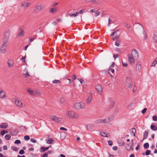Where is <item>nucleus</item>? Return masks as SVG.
Masks as SVG:
<instances>
[{
	"label": "nucleus",
	"mask_w": 157,
	"mask_h": 157,
	"mask_svg": "<svg viewBox=\"0 0 157 157\" xmlns=\"http://www.w3.org/2000/svg\"><path fill=\"white\" fill-rule=\"evenodd\" d=\"M65 115L67 117L71 119H77L79 117V115L72 110H68L66 111Z\"/></svg>",
	"instance_id": "nucleus-1"
},
{
	"label": "nucleus",
	"mask_w": 157,
	"mask_h": 157,
	"mask_svg": "<svg viewBox=\"0 0 157 157\" xmlns=\"http://www.w3.org/2000/svg\"><path fill=\"white\" fill-rule=\"evenodd\" d=\"M49 117L50 120L57 123H61L64 122L63 118L58 117L54 115L51 114Z\"/></svg>",
	"instance_id": "nucleus-2"
},
{
	"label": "nucleus",
	"mask_w": 157,
	"mask_h": 157,
	"mask_svg": "<svg viewBox=\"0 0 157 157\" xmlns=\"http://www.w3.org/2000/svg\"><path fill=\"white\" fill-rule=\"evenodd\" d=\"M86 106L85 104L83 102H76L73 105L74 108L76 110L84 109Z\"/></svg>",
	"instance_id": "nucleus-3"
},
{
	"label": "nucleus",
	"mask_w": 157,
	"mask_h": 157,
	"mask_svg": "<svg viewBox=\"0 0 157 157\" xmlns=\"http://www.w3.org/2000/svg\"><path fill=\"white\" fill-rule=\"evenodd\" d=\"M139 28L140 30V35L142 38L143 40H145L147 38V36L146 32L143 26L140 25L139 26Z\"/></svg>",
	"instance_id": "nucleus-4"
},
{
	"label": "nucleus",
	"mask_w": 157,
	"mask_h": 157,
	"mask_svg": "<svg viewBox=\"0 0 157 157\" xmlns=\"http://www.w3.org/2000/svg\"><path fill=\"white\" fill-rule=\"evenodd\" d=\"M12 100L15 105L18 107L21 108L25 107V105L18 99L14 98L12 99Z\"/></svg>",
	"instance_id": "nucleus-5"
},
{
	"label": "nucleus",
	"mask_w": 157,
	"mask_h": 157,
	"mask_svg": "<svg viewBox=\"0 0 157 157\" xmlns=\"http://www.w3.org/2000/svg\"><path fill=\"white\" fill-rule=\"evenodd\" d=\"M7 46V42H4L2 44L0 48V52L2 54H4L6 52V49Z\"/></svg>",
	"instance_id": "nucleus-6"
},
{
	"label": "nucleus",
	"mask_w": 157,
	"mask_h": 157,
	"mask_svg": "<svg viewBox=\"0 0 157 157\" xmlns=\"http://www.w3.org/2000/svg\"><path fill=\"white\" fill-rule=\"evenodd\" d=\"M125 85L129 88H131L132 86V79L129 77L126 78L125 80Z\"/></svg>",
	"instance_id": "nucleus-7"
},
{
	"label": "nucleus",
	"mask_w": 157,
	"mask_h": 157,
	"mask_svg": "<svg viewBox=\"0 0 157 157\" xmlns=\"http://www.w3.org/2000/svg\"><path fill=\"white\" fill-rule=\"evenodd\" d=\"M130 55L135 58L137 59L139 56L138 51L137 50L133 49L132 50L131 54Z\"/></svg>",
	"instance_id": "nucleus-8"
},
{
	"label": "nucleus",
	"mask_w": 157,
	"mask_h": 157,
	"mask_svg": "<svg viewBox=\"0 0 157 157\" xmlns=\"http://www.w3.org/2000/svg\"><path fill=\"white\" fill-rule=\"evenodd\" d=\"M133 144V140H132V142L129 144L128 143H127L125 147V148L127 150L129 151L130 150H133L134 148L132 147Z\"/></svg>",
	"instance_id": "nucleus-9"
},
{
	"label": "nucleus",
	"mask_w": 157,
	"mask_h": 157,
	"mask_svg": "<svg viewBox=\"0 0 157 157\" xmlns=\"http://www.w3.org/2000/svg\"><path fill=\"white\" fill-rule=\"evenodd\" d=\"M101 135L105 137H108L110 136L109 133L105 130H102L100 132Z\"/></svg>",
	"instance_id": "nucleus-10"
},
{
	"label": "nucleus",
	"mask_w": 157,
	"mask_h": 157,
	"mask_svg": "<svg viewBox=\"0 0 157 157\" xmlns=\"http://www.w3.org/2000/svg\"><path fill=\"white\" fill-rule=\"evenodd\" d=\"M29 3L25 1H23L21 3V7L24 9H26L29 6Z\"/></svg>",
	"instance_id": "nucleus-11"
},
{
	"label": "nucleus",
	"mask_w": 157,
	"mask_h": 157,
	"mask_svg": "<svg viewBox=\"0 0 157 157\" xmlns=\"http://www.w3.org/2000/svg\"><path fill=\"white\" fill-rule=\"evenodd\" d=\"M25 31L22 28H20L19 31L17 34V38H19L23 36L25 34Z\"/></svg>",
	"instance_id": "nucleus-12"
},
{
	"label": "nucleus",
	"mask_w": 157,
	"mask_h": 157,
	"mask_svg": "<svg viewBox=\"0 0 157 157\" xmlns=\"http://www.w3.org/2000/svg\"><path fill=\"white\" fill-rule=\"evenodd\" d=\"M95 89L97 92L99 94H101L103 91L102 86L99 85H97L95 86Z\"/></svg>",
	"instance_id": "nucleus-13"
},
{
	"label": "nucleus",
	"mask_w": 157,
	"mask_h": 157,
	"mask_svg": "<svg viewBox=\"0 0 157 157\" xmlns=\"http://www.w3.org/2000/svg\"><path fill=\"white\" fill-rule=\"evenodd\" d=\"M114 36L113 37L112 39L114 40H115L118 39L119 36V35L117 31L114 32L110 35L111 36Z\"/></svg>",
	"instance_id": "nucleus-14"
},
{
	"label": "nucleus",
	"mask_w": 157,
	"mask_h": 157,
	"mask_svg": "<svg viewBox=\"0 0 157 157\" xmlns=\"http://www.w3.org/2000/svg\"><path fill=\"white\" fill-rule=\"evenodd\" d=\"M128 61L130 64H133L135 62V58L132 56L128 55Z\"/></svg>",
	"instance_id": "nucleus-15"
},
{
	"label": "nucleus",
	"mask_w": 157,
	"mask_h": 157,
	"mask_svg": "<svg viewBox=\"0 0 157 157\" xmlns=\"http://www.w3.org/2000/svg\"><path fill=\"white\" fill-rule=\"evenodd\" d=\"M114 118L113 116H112L108 117L104 119L105 123L109 122L113 120Z\"/></svg>",
	"instance_id": "nucleus-16"
},
{
	"label": "nucleus",
	"mask_w": 157,
	"mask_h": 157,
	"mask_svg": "<svg viewBox=\"0 0 157 157\" xmlns=\"http://www.w3.org/2000/svg\"><path fill=\"white\" fill-rule=\"evenodd\" d=\"M26 90L28 94L31 96H34L35 95V93L33 89L29 87L26 88Z\"/></svg>",
	"instance_id": "nucleus-17"
},
{
	"label": "nucleus",
	"mask_w": 157,
	"mask_h": 157,
	"mask_svg": "<svg viewBox=\"0 0 157 157\" xmlns=\"http://www.w3.org/2000/svg\"><path fill=\"white\" fill-rule=\"evenodd\" d=\"M10 35V32L9 30L6 31L4 35V39H8Z\"/></svg>",
	"instance_id": "nucleus-18"
},
{
	"label": "nucleus",
	"mask_w": 157,
	"mask_h": 157,
	"mask_svg": "<svg viewBox=\"0 0 157 157\" xmlns=\"http://www.w3.org/2000/svg\"><path fill=\"white\" fill-rule=\"evenodd\" d=\"M141 69V66L140 62V61H138L136 66V71H140Z\"/></svg>",
	"instance_id": "nucleus-19"
},
{
	"label": "nucleus",
	"mask_w": 157,
	"mask_h": 157,
	"mask_svg": "<svg viewBox=\"0 0 157 157\" xmlns=\"http://www.w3.org/2000/svg\"><path fill=\"white\" fill-rule=\"evenodd\" d=\"M14 64V62L12 59H9L7 61V64L9 67H11Z\"/></svg>",
	"instance_id": "nucleus-20"
},
{
	"label": "nucleus",
	"mask_w": 157,
	"mask_h": 157,
	"mask_svg": "<svg viewBox=\"0 0 157 157\" xmlns=\"http://www.w3.org/2000/svg\"><path fill=\"white\" fill-rule=\"evenodd\" d=\"M57 11V9L56 7H54L50 8L49 9V12L50 13H54L56 12Z\"/></svg>",
	"instance_id": "nucleus-21"
},
{
	"label": "nucleus",
	"mask_w": 157,
	"mask_h": 157,
	"mask_svg": "<svg viewBox=\"0 0 157 157\" xmlns=\"http://www.w3.org/2000/svg\"><path fill=\"white\" fill-rule=\"evenodd\" d=\"M114 63H113L111 65L108 71L109 73L111 72L112 73H114L115 71L113 69L114 67Z\"/></svg>",
	"instance_id": "nucleus-22"
},
{
	"label": "nucleus",
	"mask_w": 157,
	"mask_h": 157,
	"mask_svg": "<svg viewBox=\"0 0 157 157\" xmlns=\"http://www.w3.org/2000/svg\"><path fill=\"white\" fill-rule=\"evenodd\" d=\"M8 124L6 123H3L0 124V128H6L8 127Z\"/></svg>",
	"instance_id": "nucleus-23"
},
{
	"label": "nucleus",
	"mask_w": 157,
	"mask_h": 157,
	"mask_svg": "<svg viewBox=\"0 0 157 157\" xmlns=\"http://www.w3.org/2000/svg\"><path fill=\"white\" fill-rule=\"evenodd\" d=\"M0 97L4 99H5L6 98L5 93L1 90L0 91Z\"/></svg>",
	"instance_id": "nucleus-24"
},
{
	"label": "nucleus",
	"mask_w": 157,
	"mask_h": 157,
	"mask_svg": "<svg viewBox=\"0 0 157 157\" xmlns=\"http://www.w3.org/2000/svg\"><path fill=\"white\" fill-rule=\"evenodd\" d=\"M95 123L97 124H99L101 123H105L104 119H99L95 121Z\"/></svg>",
	"instance_id": "nucleus-25"
},
{
	"label": "nucleus",
	"mask_w": 157,
	"mask_h": 157,
	"mask_svg": "<svg viewBox=\"0 0 157 157\" xmlns=\"http://www.w3.org/2000/svg\"><path fill=\"white\" fill-rule=\"evenodd\" d=\"M67 134H66L63 132H61L60 134V138L62 139H64L66 137Z\"/></svg>",
	"instance_id": "nucleus-26"
},
{
	"label": "nucleus",
	"mask_w": 157,
	"mask_h": 157,
	"mask_svg": "<svg viewBox=\"0 0 157 157\" xmlns=\"http://www.w3.org/2000/svg\"><path fill=\"white\" fill-rule=\"evenodd\" d=\"M36 8L39 11H41L44 8V6L42 5H38L36 6Z\"/></svg>",
	"instance_id": "nucleus-27"
},
{
	"label": "nucleus",
	"mask_w": 157,
	"mask_h": 157,
	"mask_svg": "<svg viewBox=\"0 0 157 157\" xmlns=\"http://www.w3.org/2000/svg\"><path fill=\"white\" fill-rule=\"evenodd\" d=\"M94 127V125L93 124H87L86 126V128L87 129L90 130L92 129Z\"/></svg>",
	"instance_id": "nucleus-28"
},
{
	"label": "nucleus",
	"mask_w": 157,
	"mask_h": 157,
	"mask_svg": "<svg viewBox=\"0 0 157 157\" xmlns=\"http://www.w3.org/2000/svg\"><path fill=\"white\" fill-rule=\"evenodd\" d=\"M136 130L135 128H133L131 129L130 133L131 135L132 136H135V133L136 132Z\"/></svg>",
	"instance_id": "nucleus-29"
},
{
	"label": "nucleus",
	"mask_w": 157,
	"mask_h": 157,
	"mask_svg": "<svg viewBox=\"0 0 157 157\" xmlns=\"http://www.w3.org/2000/svg\"><path fill=\"white\" fill-rule=\"evenodd\" d=\"M50 147H51V146H49L48 147H41L40 148V152H43L47 150Z\"/></svg>",
	"instance_id": "nucleus-30"
},
{
	"label": "nucleus",
	"mask_w": 157,
	"mask_h": 157,
	"mask_svg": "<svg viewBox=\"0 0 157 157\" xmlns=\"http://www.w3.org/2000/svg\"><path fill=\"white\" fill-rule=\"evenodd\" d=\"M86 2H91L95 4H98L99 3L98 1L96 0H86Z\"/></svg>",
	"instance_id": "nucleus-31"
},
{
	"label": "nucleus",
	"mask_w": 157,
	"mask_h": 157,
	"mask_svg": "<svg viewBox=\"0 0 157 157\" xmlns=\"http://www.w3.org/2000/svg\"><path fill=\"white\" fill-rule=\"evenodd\" d=\"M92 100V97L91 96L88 97L86 101V102L87 104H89L90 103Z\"/></svg>",
	"instance_id": "nucleus-32"
},
{
	"label": "nucleus",
	"mask_w": 157,
	"mask_h": 157,
	"mask_svg": "<svg viewBox=\"0 0 157 157\" xmlns=\"http://www.w3.org/2000/svg\"><path fill=\"white\" fill-rule=\"evenodd\" d=\"M46 141L47 144H51L52 143L53 140L52 139L48 138L46 140Z\"/></svg>",
	"instance_id": "nucleus-33"
},
{
	"label": "nucleus",
	"mask_w": 157,
	"mask_h": 157,
	"mask_svg": "<svg viewBox=\"0 0 157 157\" xmlns=\"http://www.w3.org/2000/svg\"><path fill=\"white\" fill-rule=\"evenodd\" d=\"M5 139L7 140H9L11 138V136L10 135L6 134L5 136Z\"/></svg>",
	"instance_id": "nucleus-34"
},
{
	"label": "nucleus",
	"mask_w": 157,
	"mask_h": 157,
	"mask_svg": "<svg viewBox=\"0 0 157 157\" xmlns=\"http://www.w3.org/2000/svg\"><path fill=\"white\" fill-rule=\"evenodd\" d=\"M65 101V99L63 97H61L60 98V101L61 103H63Z\"/></svg>",
	"instance_id": "nucleus-35"
},
{
	"label": "nucleus",
	"mask_w": 157,
	"mask_h": 157,
	"mask_svg": "<svg viewBox=\"0 0 157 157\" xmlns=\"http://www.w3.org/2000/svg\"><path fill=\"white\" fill-rule=\"evenodd\" d=\"M8 133V132L7 131H6L5 130H2L0 132V134L2 136H3L6 133Z\"/></svg>",
	"instance_id": "nucleus-36"
},
{
	"label": "nucleus",
	"mask_w": 157,
	"mask_h": 157,
	"mask_svg": "<svg viewBox=\"0 0 157 157\" xmlns=\"http://www.w3.org/2000/svg\"><path fill=\"white\" fill-rule=\"evenodd\" d=\"M11 148L12 150L14 151H17L18 150V148L15 146H12L11 147Z\"/></svg>",
	"instance_id": "nucleus-37"
},
{
	"label": "nucleus",
	"mask_w": 157,
	"mask_h": 157,
	"mask_svg": "<svg viewBox=\"0 0 157 157\" xmlns=\"http://www.w3.org/2000/svg\"><path fill=\"white\" fill-rule=\"evenodd\" d=\"M78 80L80 82L82 85L83 86L85 84L83 80L82 79H78Z\"/></svg>",
	"instance_id": "nucleus-38"
},
{
	"label": "nucleus",
	"mask_w": 157,
	"mask_h": 157,
	"mask_svg": "<svg viewBox=\"0 0 157 157\" xmlns=\"http://www.w3.org/2000/svg\"><path fill=\"white\" fill-rule=\"evenodd\" d=\"M52 82L53 83H59L60 82V81L59 80H54L52 81Z\"/></svg>",
	"instance_id": "nucleus-39"
},
{
	"label": "nucleus",
	"mask_w": 157,
	"mask_h": 157,
	"mask_svg": "<svg viewBox=\"0 0 157 157\" xmlns=\"http://www.w3.org/2000/svg\"><path fill=\"white\" fill-rule=\"evenodd\" d=\"M151 128L153 130L155 131L156 130V128L155 126L154 125H152L151 126Z\"/></svg>",
	"instance_id": "nucleus-40"
},
{
	"label": "nucleus",
	"mask_w": 157,
	"mask_h": 157,
	"mask_svg": "<svg viewBox=\"0 0 157 157\" xmlns=\"http://www.w3.org/2000/svg\"><path fill=\"white\" fill-rule=\"evenodd\" d=\"M122 63L124 67H126L127 66V63L125 61H122Z\"/></svg>",
	"instance_id": "nucleus-41"
},
{
	"label": "nucleus",
	"mask_w": 157,
	"mask_h": 157,
	"mask_svg": "<svg viewBox=\"0 0 157 157\" xmlns=\"http://www.w3.org/2000/svg\"><path fill=\"white\" fill-rule=\"evenodd\" d=\"M149 146V144L148 143H145L144 144V147L145 148H147Z\"/></svg>",
	"instance_id": "nucleus-42"
},
{
	"label": "nucleus",
	"mask_w": 157,
	"mask_h": 157,
	"mask_svg": "<svg viewBox=\"0 0 157 157\" xmlns=\"http://www.w3.org/2000/svg\"><path fill=\"white\" fill-rule=\"evenodd\" d=\"M157 62L156 60H154L152 63L151 67H154L157 64Z\"/></svg>",
	"instance_id": "nucleus-43"
},
{
	"label": "nucleus",
	"mask_w": 157,
	"mask_h": 157,
	"mask_svg": "<svg viewBox=\"0 0 157 157\" xmlns=\"http://www.w3.org/2000/svg\"><path fill=\"white\" fill-rule=\"evenodd\" d=\"M115 45L117 46H119L120 45V42L119 41H117L115 42Z\"/></svg>",
	"instance_id": "nucleus-44"
},
{
	"label": "nucleus",
	"mask_w": 157,
	"mask_h": 157,
	"mask_svg": "<svg viewBox=\"0 0 157 157\" xmlns=\"http://www.w3.org/2000/svg\"><path fill=\"white\" fill-rule=\"evenodd\" d=\"M24 139L25 140H29L30 139V137H29V136H25L24 137Z\"/></svg>",
	"instance_id": "nucleus-45"
},
{
	"label": "nucleus",
	"mask_w": 157,
	"mask_h": 157,
	"mask_svg": "<svg viewBox=\"0 0 157 157\" xmlns=\"http://www.w3.org/2000/svg\"><path fill=\"white\" fill-rule=\"evenodd\" d=\"M151 152V151L149 150H147L146 151V155H149L150 153Z\"/></svg>",
	"instance_id": "nucleus-46"
},
{
	"label": "nucleus",
	"mask_w": 157,
	"mask_h": 157,
	"mask_svg": "<svg viewBox=\"0 0 157 157\" xmlns=\"http://www.w3.org/2000/svg\"><path fill=\"white\" fill-rule=\"evenodd\" d=\"M108 144L110 146H112L113 145V142L110 140L108 141Z\"/></svg>",
	"instance_id": "nucleus-47"
},
{
	"label": "nucleus",
	"mask_w": 157,
	"mask_h": 157,
	"mask_svg": "<svg viewBox=\"0 0 157 157\" xmlns=\"http://www.w3.org/2000/svg\"><path fill=\"white\" fill-rule=\"evenodd\" d=\"M147 109L146 108H144L142 111V114H144L147 111Z\"/></svg>",
	"instance_id": "nucleus-48"
},
{
	"label": "nucleus",
	"mask_w": 157,
	"mask_h": 157,
	"mask_svg": "<svg viewBox=\"0 0 157 157\" xmlns=\"http://www.w3.org/2000/svg\"><path fill=\"white\" fill-rule=\"evenodd\" d=\"M30 141L33 143H36V140L33 139H30Z\"/></svg>",
	"instance_id": "nucleus-49"
},
{
	"label": "nucleus",
	"mask_w": 157,
	"mask_h": 157,
	"mask_svg": "<svg viewBox=\"0 0 157 157\" xmlns=\"http://www.w3.org/2000/svg\"><path fill=\"white\" fill-rule=\"evenodd\" d=\"M15 144H19L21 143V141L19 140H16L15 141Z\"/></svg>",
	"instance_id": "nucleus-50"
},
{
	"label": "nucleus",
	"mask_w": 157,
	"mask_h": 157,
	"mask_svg": "<svg viewBox=\"0 0 157 157\" xmlns=\"http://www.w3.org/2000/svg\"><path fill=\"white\" fill-rule=\"evenodd\" d=\"M19 153L20 154H23L25 153V151L23 150H21L19 151Z\"/></svg>",
	"instance_id": "nucleus-51"
},
{
	"label": "nucleus",
	"mask_w": 157,
	"mask_h": 157,
	"mask_svg": "<svg viewBox=\"0 0 157 157\" xmlns=\"http://www.w3.org/2000/svg\"><path fill=\"white\" fill-rule=\"evenodd\" d=\"M152 118L154 121H156L157 120V117L155 116H154Z\"/></svg>",
	"instance_id": "nucleus-52"
},
{
	"label": "nucleus",
	"mask_w": 157,
	"mask_h": 157,
	"mask_svg": "<svg viewBox=\"0 0 157 157\" xmlns=\"http://www.w3.org/2000/svg\"><path fill=\"white\" fill-rule=\"evenodd\" d=\"M26 58V56L22 57L21 58V60L22 62H25V59Z\"/></svg>",
	"instance_id": "nucleus-53"
},
{
	"label": "nucleus",
	"mask_w": 157,
	"mask_h": 157,
	"mask_svg": "<svg viewBox=\"0 0 157 157\" xmlns=\"http://www.w3.org/2000/svg\"><path fill=\"white\" fill-rule=\"evenodd\" d=\"M24 76L25 77L27 78V77L29 76V75L28 73H25L24 74Z\"/></svg>",
	"instance_id": "nucleus-54"
},
{
	"label": "nucleus",
	"mask_w": 157,
	"mask_h": 157,
	"mask_svg": "<svg viewBox=\"0 0 157 157\" xmlns=\"http://www.w3.org/2000/svg\"><path fill=\"white\" fill-rule=\"evenodd\" d=\"M100 14V12L98 11H97L95 12V16H97L98 15H99Z\"/></svg>",
	"instance_id": "nucleus-55"
},
{
	"label": "nucleus",
	"mask_w": 157,
	"mask_h": 157,
	"mask_svg": "<svg viewBox=\"0 0 157 157\" xmlns=\"http://www.w3.org/2000/svg\"><path fill=\"white\" fill-rule=\"evenodd\" d=\"M60 129L61 130H64V131H67V129L65 128H64V127H61L60 128Z\"/></svg>",
	"instance_id": "nucleus-56"
},
{
	"label": "nucleus",
	"mask_w": 157,
	"mask_h": 157,
	"mask_svg": "<svg viewBox=\"0 0 157 157\" xmlns=\"http://www.w3.org/2000/svg\"><path fill=\"white\" fill-rule=\"evenodd\" d=\"M36 94L38 95H41L40 92L38 90H36Z\"/></svg>",
	"instance_id": "nucleus-57"
},
{
	"label": "nucleus",
	"mask_w": 157,
	"mask_h": 157,
	"mask_svg": "<svg viewBox=\"0 0 157 157\" xmlns=\"http://www.w3.org/2000/svg\"><path fill=\"white\" fill-rule=\"evenodd\" d=\"M113 149L114 151H116L117 149V146H114L113 147Z\"/></svg>",
	"instance_id": "nucleus-58"
},
{
	"label": "nucleus",
	"mask_w": 157,
	"mask_h": 157,
	"mask_svg": "<svg viewBox=\"0 0 157 157\" xmlns=\"http://www.w3.org/2000/svg\"><path fill=\"white\" fill-rule=\"evenodd\" d=\"M95 9H92L90 10H89V12L90 13H94V12H95Z\"/></svg>",
	"instance_id": "nucleus-59"
},
{
	"label": "nucleus",
	"mask_w": 157,
	"mask_h": 157,
	"mask_svg": "<svg viewBox=\"0 0 157 157\" xmlns=\"http://www.w3.org/2000/svg\"><path fill=\"white\" fill-rule=\"evenodd\" d=\"M77 14H78V13H76L75 14H71L70 15L71 16H74V17H75L77 15Z\"/></svg>",
	"instance_id": "nucleus-60"
},
{
	"label": "nucleus",
	"mask_w": 157,
	"mask_h": 157,
	"mask_svg": "<svg viewBox=\"0 0 157 157\" xmlns=\"http://www.w3.org/2000/svg\"><path fill=\"white\" fill-rule=\"evenodd\" d=\"M48 154L47 153L44 154L42 157H48Z\"/></svg>",
	"instance_id": "nucleus-61"
},
{
	"label": "nucleus",
	"mask_w": 157,
	"mask_h": 157,
	"mask_svg": "<svg viewBox=\"0 0 157 157\" xmlns=\"http://www.w3.org/2000/svg\"><path fill=\"white\" fill-rule=\"evenodd\" d=\"M3 149L5 150H7V147L6 145H4L3 146Z\"/></svg>",
	"instance_id": "nucleus-62"
},
{
	"label": "nucleus",
	"mask_w": 157,
	"mask_h": 157,
	"mask_svg": "<svg viewBox=\"0 0 157 157\" xmlns=\"http://www.w3.org/2000/svg\"><path fill=\"white\" fill-rule=\"evenodd\" d=\"M118 57V56L117 54L115 55H113V57L115 59L117 58Z\"/></svg>",
	"instance_id": "nucleus-63"
},
{
	"label": "nucleus",
	"mask_w": 157,
	"mask_h": 157,
	"mask_svg": "<svg viewBox=\"0 0 157 157\" xmlns=\"http://www.w3.org/2000/svg\"><path fill=\"white\" fill-rule=\"evenodd\" d=\"M59 157H66V156L64 155L61 154L59 156Z\"/></svg>",
	"instance_id": "nucleus-64"
}]
</instances>
